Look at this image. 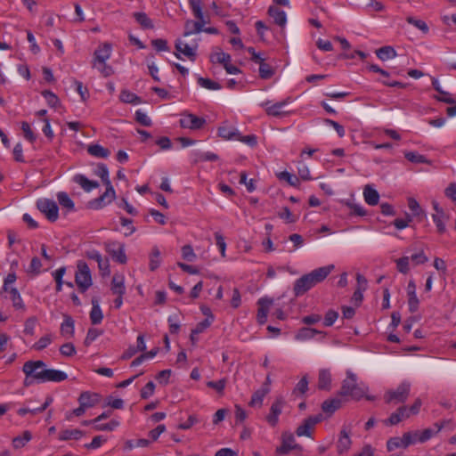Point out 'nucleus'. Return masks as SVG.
I'll use <instances>...</instances> for the list:
<instances>
[{
  "label": "nucleus",
  "instance_id": "1",
  "mask_svg": "<svg viewBox=\"0 0 456 456\" xmlns=\"http://www.w3.org/2000/svg\"><path fill=\"white\" fill-rule=\"evenodd\" d=\"M334 265H328L313 270L296 280L293 292L296 297L305 294L312 288L323 281L334 270Z\"/></svg>",
  "mask_w": 456,
  "mask_h": 456
},
{
  "label": "nucleus",
  "instance_id": "2",
  "mask_svg": "<svg viewBox=\"0 0 456 456\" xmlns=\"http://www.w3.org/2000/svg\"><path fill=\"white\" fill-rule=\"evenodd\" d=\"M94 174L102 179L106 186V191L100 197L91 200L89 207L94 209H100L115 200L116 192L110 180L109 170L105 164H99L94 170Z\"/></svg>",
  "mask_w": 456,
  "mask_h": 456
},
{
  "label": "nucleus",
  "instance_id": "3",
  "mask_svg": "<svg viewBox=\"0 0 456 456\" xmlns=\"http://www.w3.org/2000/svg\"><path fill=\"white\" fill-rule=\"evenodd\" d=\"M368 389L364 383L357 381V376L353 371L347 370L346 378L342 381L339 395L358 401L366 396Z\"/></svg>",
  "mask_w": 456,
  "mask_h": 456
},
{
  "label": "nucleus",
  "instance_id": "4",
  "mask_svg": "<svg viewBox=\"0 0 456 456\" xmlns=\"http://www.w3.org/2000/svg\"><path fill=\"white\" fill-rule=\"evenodd\" d=\"M45 363L41 361H28L22 366V371L25 374L23 385L25 387H30L34 383H43L42 377Z\"/></svg>",
  "mask_w": 456,
  "mask_h": 456
},
{
  "label": "nucleus",
  "instance_id": "5",
  "mask_svg": "<svg viewBox=\"0 0 456 456\" xmlns=\"http://www.w3.org/2000/svg\"><path fill=\"white\" fill-rule=\"evenodd\" d=\"M75 282L82 293L86 292L92 286L91 271L85 261L79 260L77 264Z\"/></svg>",
  "mask_w": 456,
  "mask_h": 456
},
{
  "label": "nucleus",
  "instance_id": "6",
  "mask_svg": "<svg viewBox=\"0 0 456 456\" xmlns=\"http://www.w3.org/2000/svg\"><path fill=\"white\" fill-rule=\"evenodd\" d=\"M411 390V384L409 382L401 383L395 390H389L385 394V401L387 403H404Z\"/></svg>",
  "mask_w": 456,
  "mask_h": 456
},
{
  "label": "nucleus",
  "instance_id": "7",
  "mask_svg": "<svg viewBox=\"0 0 456 456\" xmlns=\"http://www.w3.org/2000/svg\"><path fill=\"white\" fill-rule=\"evenodd\" d=\"M37 208L50 222H55L59 218V208L53 200L39 199L37 200Z\"/></svg>",
  "mask_w": 456,
  "mask_h": 456
},
{
  "label": "nucleus",
  "instance_id": "8",
  "mask_svg": "<svg viewBox=\"0 0 456 456\" xmlns=\"http://www.w3.org/2000/svg\"><path fill=\"white\" fill-rule=\"evenodd\" d=\"M291 451H297L298 453H301L303 448L300 444L296 443L293 434L285 432L281 436V446L276 448V453L285 455Z\"/></svg>",
  "mask_w": 456,
  "mask_h": 456
},
{
  "label": "nucleus",
  "instance_id": "9",
  "mask_svg": "<svg viewBox=\"0 0 456 456\" xmlns=\"http://www.w3.org/2000/svg\"><path fill=\"white\" fill-rule=\"evenodd\" d=\"M290 102V98H287L283 101L272 103L270 101H266L261 103V106L265 108L267 115L272 117H282L287 115V111L284 108Z\"/></svg>",
  "mask_w": 456,
  "mask_h": 456
},
{
  "label": "nucleus",
  "instance_id": "10",
  "mask_svg": "<svg viewBox=\"0 0 456 456\" xmlns=\"http://www.w3.org/2000/svg\"><path fill=\"white\" fill-rule=\"evenodd\" d=\"M179 123L183 128L198 130L200 129L206 124V119L203 118L197 117L194 114L185 112L181 115Z\"/></svg>",
  "mask_w": 456,
  "mask_h": 456
},
{
  "label": "nucleus",
  "instance_id": "11",
  "mask_svg": "<svg viewBox=\"0 0 456 456\" xmlns=\"http://www.w3.org/2000/svg\"><path fill=\"white\" fill-rule=\"evenodd\" d=\"M322 419V414H317L314 416H310L305 419L303 423L297 427L296 430V434L297 436H311L312 430L314 426L321 422Z\"/></svg>",
  "mask_w": 456,
  "mask_h": 456
},
{
  "label": "nucleus",
  "instance_id": "12",
  "mask_svg": "<svg viewBox=\"0 0 456 456\" xmlns=\"http://www.w3.org/2000/svg\"><path fill=\"white\" fill-rule=\"evenodd\" d=\"M106 249L111 257L118 263H126L127 258L126 256L124 244L116 241H110L106 243Z\"/></svg>",
  "mask_w": 456,
  "mask_h": 456
},
{
  "label": "nucleus",
  "instance_id": "13",
  "mask_svg": "<svg viewBox=\"0 0 456 456\" xmlns=\"http://www.w3.org/2000/svg\"><path fill=\"white\" fill-rule=\"evenodd\" d=\"M285 404V401L282 397H277L275 401L273 403L270 413L266 417L267 422L274 427L277 425L279 420V416L282 411L283 406Z\"/></svg>",
  "mask_w": 456,
  "mask_h": 456
},
{
  "label": "nucleus",
  "instance_id": "14",
  "mask_svg": "<svg viewBox=\"0 0 456 456\" xmlns=\"http://www.w3.org/2000/svg\"><path fill=\"white\" fill-rule=\"evenodd\" d=\"M175 46L177 52L175 54L177 58H180L179 53H182L191 61H194L196 60L197 45L191 46L187 43L183 42L182 39H177Z\"/></svg>",
  "mask_w": 456,
  "mask_h": 456
},
{
  "label": "nucleus",
  "instance_id": "15",
  "mask_svg": "<svg viewBox=\"0 0 456 456\" xmlns=\"http://www.w3.org/2000/svg\"><path fill=\"white\" fill-rule=\"evenodd\" d=\"M188 2L194 17L197 19L196 22L200 23L202 32L204 26L208 23V20L206 19L202 11V2L201 0H188Z\"/></svg>",
  "mask_w": 456,
  "mask_h": 456
},
{
  "label": "nucleus",
  "instance_id": "16",
  "mask_svg": "<svg viewBox=\"0 0 456 456\" xmlns=\"http://www.w3.org/2000/svg\"><path fill=\"white\" fill-rule=\"evenodd\" d=\"M273 304V299L268 297H261L257 301L258 310L256 319L259 324L263 325L267 321L269 308Z\"/></svg>",
  "mask_w": 456,
  "mask_h": 456
},
{
  "label": "nucleus",
  "instance_id": "17",
  "mask_svg": "<svg viewBox=\"0 0 456 456\" xmlns=\"http://www.w3.org/2000/svg\"><path fill=\"white\" fill-rule=\"evenodd\" d=\"M43 383L45 382H61L68 379V375L60 370L46 369L45 367Z\"/></svg>",
  "mask_w": 456,
  "mask_h": 456
},
{
  "label": "nucleus",
  "instance_id": "18",
  "mask_svg": "<svg viewBox=\"0 0 456 456\" xmlns=\"http://www.w3.org/2000/svg\"><path fill=\"white\" fill-rule=\"evenodd\" d=\"M408 305L411 313H415L419 308V301L416 294V284L411 280L407 285Z\"/></svg>",
  "mask_w": 456,
  "mask_h": 456
},
{
  "label": "nucleus",
  "instance_id": "19",
  "mask_svg": "<svg viewBox=\"0 0 456 456\" xmlns=\"http://www.w3.org/2000/svg\"><path fill=\"white\" fill-rule=\"evenodd\" d=\"M77 401L79 404L83 405L86 409H89L99 403L100 395L96 393L86 391L80 394Z\"/></svg>",
  "mask_w": 456,
  "mask_h": 456
},
{
  "label": "nucleus",
  "instance_id": "20",
  "mask_svg": "<svg viewBox=\"0 0 456 456\" xmlns=\"http://www.w3.org/2000/svg\"><path fill=\"white\" fill-rule=\"evenodd\" d=\"M410 417V413L408 412L407 406L399 407L395 412H393L390 417L384 421L386 425L394 426L401 422L403 419H408Z\"/></svg>",
  "mask_w": 456,
  "mask_h": 456
},
{
  "label": "nucleus",
  "instance_id": "21",
  "mask_svg": "<svg viewBox=\"0 0 456 456\" xmlns=\"http://www.w3.org/2000/svg\"><path fill=\"white\" fill-rule=\"evenodd\" d=\"M239 131L229 123L224 122L218 128V135L224 140H234L239 138Z\"/></svg>",
  "mask_w": 456,
  "mask_h": 456
},
{
  "label": "nucleus",
  "instance_id": "22",
  "mask_svg": "<svg viewBox=\"0 0 456 456\" xmlns=\"http://www.w3.org/2000/svg\"><path fill=\"white\" fill-rule=\"evenodd\" d=\"M111 54V45L110 44H103L100 45L94 52V60L100 64H104V62L110 59Z\"/></svg>",
  "mask_w": 456,
  "mask_h": 456
},
{
  "label": "nucleus",
  "instance_id": "23",
  "mask_svg": "<svg viewBox=\"0 0 456 456\" xmlns=\"http://www.w3.org/2000/svg\"><path fill=\"white\" fill-rule=\"evenodd\" d=\"M451 422H452L451 420H444L441 423L435 424V427L436 428V430L427 428V429L423 430L421 433H419V436H418L419 442L424 443V442L429 440L435 434L438 433L444 427H445V425L450 424Z\"/></svg>",
  "mask_w": 456,
  "mask_h": 456
},
{
  "label": "nucleus",
  "instance_id": "24",
  "mask_svg": "<svg viewBox=\"0 0 456 456\" xmlns=\"http://www.w3.org/2000/svg\"><path fill=\"white\" fill-rule=\"evenodd\" d=\"M268 14L273 19L275 24L283 28L287 23L286 12L278 7L270 6L268 9Z\"/></svg>",
  "mask_w": 456,
  "mask_h": 456
},
{
  "label": "nucleus",
  "instance_id": "25",
  "mask_svg": "<svg viewBox=\"0 0 456 456\" xmlns=\"http://www.w3.org/2000/svg\"><path fill=\"white\" fill-rule=\"evenodd\" d=\"M331 385V374L328 369H321L318 375V388L330 390Z\"/></svg>",
  "mask_w": 456,
  "mask_h": 456
},
{
  "label": "nucleus",
  "instance_id": "26",
  "mask_svg": "<svg viewBox=\"0 0 456 456\" xmlns=\"http://www.w3.org/2000/svg\"><path fill=\"white\" fill-rule=\"evenodd\" d=\"M63 317L64 320L60 329L61 334L67 338H70L74 335V320L68 314H64Z\"/></svg>",
  "mask_w": 456,
  "mask_h": 456
},
{
  "label": "nucleus",
  "instance_id": "27",
  "mask_svg": "<svg viewBox=\"0 0 456 456\" xmlns=\"http://www.w3.org/2000/svg\"><path fill=\"white\" fill-rule=\"evenodd\" d=\"M111 291L118 296H123L126 293L125 279L123 275L115 274L111 281Z\"/></svg>",
  "mask_w": 456,
  "mask_h": 456
},
{
  "label": "nucleus",
  "instance_id": "28",
  "mask_svg": "<svg viewBox=\"0 0 456 456\" xmlns=\"http://www.w3.org/2000/svg\"><path fill=\"white\" fill-rule=\"evenodd\" d=\"M363 197L365 202L370 206H375L379 203V194L370 184L365 185L363 189Z\"/></svg>",
  "mask_w": 456,
  "mask_h": 456
},
{
  "label": "nucleus",
  "instance_id": "29",
  "mask_svg": "<svg viewBox=\"0 0 456 456\" xmlns=\"http://www.w3.org/2000/svg\"><path fill=\"white\" fill-rule=\"evenodd\" d=\"M74 182L79 184L86 191H91L99 187L98 182L89 180L84 175H75Z\"/></svg>",
  "mask_w": 456,
  "mask_h": 456
},
{
  "label": "nucleus",
  "instance_id": "30",
  "mask_svg": "<svg viewBox=\"0 0 456 456\" xmlns=\"http://www.w3.org/2000/svg\"><path fill=\"white\" fill-rule=\"evenodd\" d=\"M342 405V400L339 397H334L325 400L322 404V410L328 414L334 413Z\"/></svg>",
  "mask_w": 456,
  "mask_h": 456
},
{
  "label": "nucleus",
  "instance_id": "31",
  "mask_svg": "<svg viewBox=\"0 0 456 456\" xmlns=\"http://www.w3.org/2000/svg\"><path fill=\"white\" fill-rule=\"evenodd\" d=\"M316 334H322L323 336L325 335L324 332L313 328H301L296 334L295 338L299 341H305L312 339Z\"/></svg>",
  "mask_w": 456,
  "mask_h": 456
},
{
  "label": "nucleus",
  "instance_id": "32",
  "mask_svg": "<svg viewBox=\"0 0 456 456\" xmlns=\"http://www.w3.org/2000/svg\"><path fill=\"white\" fill-rule=\"evenodd\" d=\"M56 198L62 208H65L68 212L75 210V204L67 192L59 191Z\"/></svg>",
  "mask_w": 456,
  "mask_h": 456
},
{
  "label": "nucleus",
  "instance_id": "33",
  "mask_svg": "<svg viewBox=\"0 0 456 456\" xmlns=\"http://www.w3.org/2000/svg\"><path fill=\"white\" fill-rule=\"evenodd\" d=\"M92 305H93V307H92V310L90 312V320H91V322L95 325V324H99L102 322V319H103V314H102V309L98 304V300L95 299V298H93L92 299Z\"/></svg>",
  "mask_w": 456,
  "mask_h": 456
},
{
  "label": "nucleus",
  "instance_id": "34",
  "mask_svg": "<svg viewBox=\"0 0 456 456\" xmlns=\"http://www.w3.org/2000/svg\"><path fill=\"white\" fill-rule=\"evenodd\" d=\"M87 152L96 158L107 159L110 151L100 144H91L87 147Z\"/></svg>",
  "mask_w": 456,
  "mask_h": 456
},
{
  "label": "nucleus",
  "instance_id": "35",
  "mask_svg": "<svg viewBox=\"0 0 456 456\" xmlns=\"http://www.w3.org/2000/svg\"><path fill=\"white\" fill-rule=\"evenodd\" d=\"M231 55L221 51L219 48L210 55V61L213 63H220L226 66L227 62H231Z\"/></svg>",
  "mask_w": 456,
  "mask_h": 456
},
{
  "label": "nucleus",
  "instance_id": "36",
  "mask_svg": "<svg viewBox=\"0 0 456 456\" xmlns=\"http://www.w3.org/2000/svg\"><path fill=\"white\" fill-rule=\"evenodd\" d=\"M270 392L269 387H261L260 389L256 390L251 397V400L249 402L250 406H261L263 403V400L265 396Z\"/></svg>",
  "mask_w": 456,
  "mask_h": 456
},
{
  "label": "nucleus",
  "instance_id": "37",
  "mask_svg": "<svg viewBox=\"0 0 456 456\" xmlns=\"http://www.w3.org/2000/svg\"><path fill=\"white\" fill-rule=\"evenodd\" d=\"M83 431L79 429H65L60 432L59 440L67 441L70 439L78 440L83 436Z\"/></svg>",
  "mask_w": 456,
  "mask_h": 456
},
{
  "label": "nucleus",
  "instance_id": "38",
  "mask_svg": "<svg viewBox=\"0 0 456 456\" xmlns=\"http://www.w3.org/2000/svg\"><path fill=\"white\" fill-rule=\"evenodd\" d=\"M351 439L348 433L346 430L340 432V436L338 442V452L343 453L346 452L351 445Z\"/></svg>",
  "mask_w": 456,
  "mask_h": 456
},
{
  "label": "nucleus",
  "instance_id": "39",
  "mask_svg": "<svg viewBox=\"0 0 456 456\" xmlns=\"http://www.w3.org/2000/svg\"><path fill=\"white\" fill-rule=\"evenodd\" d=\"M376 55L381 61H387L395 58L396 52L392 46H383L376 50Z\"/></svg>",
  "mask_w": 456,
  "mask_h": 456
},
{
  "label": "nucleus",
  "instance_id": "40",
  "mask_svg": "<svg viewBox=\"0 0 456 456\" xmlns=\"http://www.w3.org/2000/svg\"><path fill=\"white\" fill-rule=\"evenodd\" d=\"M32 439V435L29 431H23L21 436H18L12 439V446L15 449H20L25 446Z\"/></svg>",
  "mask_w": 456,
  "mask_h": 456
},
{
  "label": "nucleus",
  "instance_id": "41",
  "mask_svg": "<svg viewBox=\"0 0 456 456\" xmlns=\"http://www.w3.org/2000/svg\"><path fill=\"white\" fill-rule=\"evenodd\" d=\"M200 32V23H197L196 20H187L185 21L183 37H189L192 34H199Z\"/></svg>",
  "mask_w": 456,
  "mask_h": 456
},
{
  "label": "nucleus",
  "instance_id": "42",
  "mask_svg": "<svg viewBox=\"0 0 456 456\" xmlns=\"http://www.w3.org/2000/svg\"><path fill=\"white\" fill-rule=\"evenodd\" d=\"M161 263L160 258V251L157 247L152 248L151 252L150 254V270L155 271L159 268Z\"/></svg>",
  "mask_w": 456,
  "mask_h": 456
},
{
  "label": "nucleus",
  "instance_id": "43",
  "mask_svg": "<svg viewBox=\"0 0 456 456\" xmlns=\"http://www.w3.org/2000/svg\"><path fill=\"white\" fill-rule=\"evenodd\" d=\"M6 292L9 294V298L12 300V305L16 309H22L24 307L22 298L17 289L11 288Z\"/></svg>",
  "mask_w": 456,
  "mask_h": 456
},
{
  "label": "nucleus",
  "instance_id": "44",
  "mask_svg": "<svg viewBox=\"0 0 456 456\" xmlns=\"http://www.w3.org/2000/svg\"><path fill=\"white\" fill-rule=\"evenodd\" d=\"M119 98L125 103L139 104L142 102L140 97L128 90H122Z\"/></svg>",
  "mask_w": 456,
  "mask_h": 456
},
{
  "label": "nucleus",
  "instance_id": "45",
  "mask_svg": "<svg viewBox=\"0 0 456 456\" xmlns=\"http://www.w3.org/2000/svg\"><path fill=\"white\" fill-rule=\"evenodd\" d=\"M134 17L143 28H153L151 20L147 16L145 12H134Z\"/></svg>",
  "mask_w": 456,
  "mask_h": 456
},
{
  "label": "nucleus",
  "instance_id": "46",
  "mask_svg": "<svg viewBox=\"0 0 456 456\" xmlns=\"http://www.w3.org/2000/svg\"><path fill=\"white\" fill-rule=\"evenodd\" d=\"M41 268V260L38 257L35 256L31 259L30 265H28L26 272L31 276H36L40 273Z\"/></svg>",
  "mask_w": 456,
  "mask_h": 456
},
{
  "label": "nucleus",
  "instance_id": "47",
  "mask_svg": "<svg viewBox=\"0 0 456 456\" xmlns=\"http://www.w3.org/2000/svg\"><path fill=\"white\" fill-rule=\"evenodd\" d=\"M277 177L281 181H286L291 186L296 187L298 186L299 184L298 178L287 171L280 172L279 174H277Z\"/></svg>",
  "mask_w": 456,
  "mask_h": 456
},
{
  "label": "nucleus",
  "instance_id": "48",
  "mask_svg": "<svg viewBox=\"0 0 456 456\" xmlns=\"http://www.w3.org/2000/svg\"><path fill=\"white\" fill-rule=\"evenodd\" d=\"M406 21L409 23V24H411L413 25L415 28H417L418 29H419L420 31H422L424 34H427L428 33L429 31V28H428V26L427 25V23L422 20H418V19H415L414 17H411V16H408L406 18Z\"/></svg>",
  "mask_w": 456,
  "mask_h": 456
},
{
  "label": "nucleus",
  "instance_id": "49",
  "mask_svg": "<svg viewBox=\"0 0 456 456\" xmlns=\"http://www.w3.org/2000/svg\"><path fill=\"white\" fill-rule=\"evenodd\" d=\"M274 75V69L265 61L259 66V77L262 79H269Z\"/></svg>",
  "mask_w": 456,
  "mask_h": 456
},
{
  "label": "nucleus",
  "instance_id": "50",
  "mask_svg": "<svg viewBox=\"0 0 456 456\" xmlns=\"http://www.w3.org/2000/svg\"><path fill=\"white\" fill-rule=\"evenodd\" d=\"M433 221L436 226L437 232L440 234H443L446 232L445 228V215H432Z\"/></svg>",
  "mask_w": 456,
  "mask_h": 456
},
{
  "label": "nucleus",
  "instance_id": "51",
  "mask_svg": "<svg viewBox=\"0 0 456 456\" xmlns=\"http://www.w3.org/2000/svg\"><path fill=\"white\" fill-rule=\"evenodd\" d=\"M404 157L407 160L412 163H428L425 156L419 154L414 151H407L404 153Z\"/></svg>",
  "mask_w": 456,
  "mask_h": 456
},
{
  "label": "nucleus",
  "instance_id": "52",
  "mask_svg": "<svg viewBox=\"0 0 456 456\" xmlns=\"http://www.w3.org/2000/svg\"><path fill=\"white\" fill-rule=\"evenodd\" d=\"M278 216L280 218L285 220L288 224L295 223L297 220V217L290 212L288 207L282 208L281 210L278 213Z\"/></svg>",
  "mask_w": 456,
  "mask_h": 456
},
{
  "label": "nucleus",
  "instance_id": "53",
  "mask_svg": "<svg viewBox=\"0 0 456 456\" xmlns=\"http://www.w3.org/2000/svg\"><path fill=\"white\" fill-rule=\"evenodd\" d=\"M198 84L208 90H218L221 88L220 85L209 78L199 77Z\"/></svg>",
  "mask_w": 456,
  "mask_h": 456
},
{
  "label": "nucleus",
  "instance_id": "54",
  "mask_svg": "<svg viewBox=\"0 0 456 456\" xmlns=\"http://www.w3.org/2000/svg\"><path fill=\"white\" fill-rule=\"evenodd\" d=\"M118 426L119 422L118 420L112 419L109 423L105 424L96 423L94 424V428L97 431H112Z\"/></svg>",
  "mask_w": 456,
  "mask_h": 456
},
{
  "label": "nucleus",
  "instance_id": "55",
  "mask_svg": "<svg viewBox=\"0 0 456 456\" xmlns=\"http://www.w3.org/2000/svg\"><path fill=\"white\" fill-rule=\"evenodd\" d=\"M52 343V336L51 335H45L39 338L37 342H36L32 348L37 351H41L47 347Z\"/></svg>",
  "mask_w": 456,
  "mask_h": 456
},
{
  "label": "nucleus",
  "instance_id": "56",
  "mask_svg": "<svg viewBox=\"0 0 456 456\" xmlns=\"http://www.w3.org/2000/svg\"><path fill=\"white\" fill-rule=\"evenodd\" d=\"M419 432H407L404 433L402 436L403 442V448L408 447L409 445L415 444L418 440Z\"/></svg>",
  "mask_w": 456,
  "mask_h": 456
},
{
  "label": "nucleus",
  "instance_id": "57",
  "mask_svg": "<svg viewBox=\"0 0 456 456\" xmlns=\"http://www.w3.org/2000/svg\"><path fill=\"white\" fill-rule=\"evenodd\" d=\"M308 389V380L306 377H303L298 383L296 385L293 394L294 395H304Z\"/></svg>",
  "mask_w": 456,
  "mask_h": 456
},
{
  "label": "nucleus",
  "instance_id": "58",
  "mask_svg": "<svg viewBox=\"0 0 456 456\" xmlns=\"http://www.w3.org/2000/svg\"><path fill=\"white\" fill-rule=\"evenodd\" d=\"M21 130L23 132L24 138L30 142L36 141V135L34 134L29 124L26 121L21 122Z\"/></svg>",
  "mask_w": 456,
  "mask_h": 456
},
{
  "label": "nucleus",
  "instance_id": "59",
  "mask_svg": "<svg viewBox=\"0 0 456 456\" xmlns=\"http://www.w3.org/2000/svg\"><path fill=\"white\" fill-rule=\"evenodd\" d=\"M207 386L210 388L215 389L217 393L223 394L224 387L226 386V379H222L217 381H208L207 382Z\"/></svg>",
  "mask_w": 456,
  "mask_h": 456
},
{
  "label": "nucleus",
  "instance_id": "60",
  "mask_svg": "<svg viewBox=\"0 0 456 456\" xmlns=\"http://www.w3.org/2000/svg\"><path fill=\"white\" fill-rule=\"evenodd\" d=\"M155 391V384L152 381H149L141 390V397L142 399H148L151 397Z\"/></svg>",
  "mask_w": 456,
  "mask_h": 456
},
{
  "label": "nucleus",
  "instance_id": "61",
  "mask_svg": "<svg viewBox=\"0 0 456 456\" xmlns=\"http://www.w3.org/2000/svg\"><path fill=\"white\" fill-rule=\"evenodd\" d=\"M74 84L76 86V91L80 95L81 100L85 102L89 96L88 89L83 85L82 82L78 80H74Z\"/></svg>",
  "mask_w": 456,
  "mask_h": 456
},
{
  "label": "nucleus",
  "instance_id": "62",
  "mask_svg": "<svg viewBox=\"0 0 456 456\" xmlns=\"http://www.w3.org/2000/svg\"><path fill=\"white\" fill-rule=\"evenodd\" d=\"M102 334V331L97 329H89L85 338V345L89 346L94 342L99 336Z\"/></svg>",
  "mask_w": 456,
  "mask_h": 456
},
{
  "label": "nucleus",
  "instance_id": "63",
  "mask_svg": "<svg viewBox=\"0 0 456 456\" xmlns=\"http://www.w3.org/2000/svg\"><path fill=\"white\" fill-rule=\"evenodd\" d=\"M182 256L184 260L193 261L196 258V255L193 251V248L191 245H184L182 248Z\"/></svg>",
  "mask_w": 456,
  "mask_h": 456
},
{
  "label": "nucleus",
  "instance_id": "64",
  "mask_svg": "<svg viewBox=\"0 0 456 456\" xmlns=\"http://www.w3.org/2000/svg\"><path fill=\"white\" fill-rule=\"evenodd\" d=\"M60 352L63 356L70 357L76 354V348L72 343H65L60 347Z\"/></svg>",
  "mask_w": 456,
  "mask_h": 456
}]
</instances>
